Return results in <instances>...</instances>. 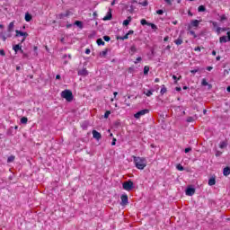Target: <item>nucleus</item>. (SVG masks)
Instances as JSON below:
<instances>
[{
	"label": "nucleus",
	"mask_w": 230,
	"mask_h": 230,
	"mask_svg": "<svg viewBox=\"0 0 230 230\" xmlns=\"http://www.w3.org/2000/svg\"><path fill=\"white\" fill-rule=\"evenodd\" d=\"M133 161L135 163L136 168L137 170H145L146 168V158L139 157V156H133Z\"/></svg>",
	"instance_id": "nucleus-1"
},
{
	"label": "nucleus",
	"mask_w": 230,
	"mask_h": 230,
	"mask_svg": "<svg viewBox=\"0 0 230 230\" xmlns=\"http://www.w3.org/2000/svg\"><path fill=\"white\" fill-rule=\"evenodd\" d=\"M14 26H15V23L13 22H11L8 25L7 33L6 32L0 33V38L4 42H6V40L12 37V31H13Z\"/></svg>",
	"instance_id": "nucleus-2"
},
{
	"label": "nucleus",
	"mask_w": 230,
	"mask_h": 230,
	"mask_svg": "<svg viewBox=\"0 0 230 230\" xmlns=\"http://www.w3.org/2000/svg\"><path fill=\"white\" fill-rule=\"evenodd\" d=\"M61 97L66 100V102H73V92L70 90H64L61 93Z\"/></svg>",
	"instance_id": "nucleus-3"
},
{
	"label": "nucleus",
	"mask_w": 230,
	"mask_h": 230,
	"mask_svg": "<svg viewBox=\"0 0 230 230\" xmlns=\"http://www.w3.org/2000/svg\"><path fill=\"white\" fill-rule=\"evenodd\" d=\"M122 188L126 191H132V190L134 189V182L130 180H128V181H124L122 183Z\"/></svg>",
	"instance_id": "nucleus-4"
},
{
	"label": "nucleus",
	"mask_w": 230,
	"mask_h": 230,
	"mask_svg": "<svg viewBox=\"0 0 230 230\" xmlns=\"http://www.w3.org/2000/svg\"><path fill=\"white\" fill-rule=\"evenodd\" d=\"M148 112H150V110H148V109L141 110L140 111L137 112L134 115V118H136L137 119H139V118H141V116H145V114H148Z\"/></svg>",
	"instance_id": "nucleus-5"
},
{
	"label": "nucleus",
	"mask_w": 230,
	"mask_h": 230,
	"mask_svg": "<svg viewBox=\"0 0 230 230\" xmlns=\"http://www.w3.org/2000/svg\"><path fill=\"white\" fill-rule=\"evenodd\" d=\"M15 37H23V39H22L21 42H24V40H26V37H28V32H22L19 30L15 31Z\"/></svg>",
	"instance_id": "nucleus-6"
},
{
	"label": "nucleus",
	"mask_w": 230,
	"mask_h": 230,
	"mask_svg": "<svg viewBox=\"0 0 230 230\" xmlns=\"http://www.w3.org/2000/svg\"><path fill=\"white\" fill-rule=\"evenodd\" d=\"M227 36H222L219 38L220 44H224L227 41H230V31L226 33Z\"/></svg>",
	"instance_id": "nucleus-7"
},
{
	"label": "nucleus",
	"mask_w": 230,
	"mask_h": 230,
	"mask_svg": "<svg viewBox=\"0 0 230 230\" xmlns=\"http://www.w3.org/2000/svg\"><path fill=\"white\" fill-rule=\"evenodd\" d=\"M121 199V206H127L128 204V196L127 194H123L120 197Z\"/></svg>",
	"instance_id": "nucleus-8"
},
{
	"label": "nucleus",
	"mask_w": 230,
	"mask_h": 230,
	"mask_svg": "<svg viewBox=\"0 0 230 230\" xmlns=\"http://www.w3.org/2000/svg\"><path fill=\"white\" fill-rule=\"evenodd\" d=\"M185 193L186 195H188V197H193V195H195V188H191V187L187 188Z\"/></svg>",
	"instance_id": "nucleus-9"
},
{
	"label": "nucleus",
	"mask_w": 230,
	"mask_h": 230,
	"mask_svg": "<svg viewBox=\"0 0 230 230\" xmlns=\"http://www.w3.org/2000/svg\"><path fill=\"white\" fill-rule=\"evenodd\" d=\"M92 134L94 137V139H97V141H99V139H102V134L96 130H93Z\"/></svg>",
	"instance_id": "nucleus-10"
},
{
	"label": "nucleus",
	"mask_w": 230,
	"mask_h": 230,
	"mask_svg": "<svg viewBox=\"0 0 230 230\" xmlns=\"http://www.w3.org/2000/svg\"><path fill=\"white\" fill-rule=\"evenodd\" d=\"M89 75V72L87 71V68H83L78 71V75L79 76H87Z\"/></svg>",
	"instance_id": "nucleus-11"
},
{
	"label": "nucleus",
	"mask_w": 230,
	"mask_h": 230,
	"mask_svg": "<svg viewBox=\"0 0 230 230\" xmlns=\"http://www.w3.org/2000/svg\"><path fill=\"white\" fill-rule=\"evenodd\" d=\"M199 24H200L199 20H192L190 22V26H192V28H199Z\"/></svg>",
	"instance_id": "nucleus-12"
},
{
	"label": "nucleus",
	"mask_w": 230,
	"mask_h": 230,
	"mask_svg": "<svg viewBox=\"0 0 230 230\" xmlns=\"http://www.w3.org/2000/svg\"><path fill=\"white\" fill-rule=\"evenodd\" d=\"M131 22H132V17L128 16L126 20H124L123 26H128V24H130Z\"/></svg>",
	"instance_id": "nucleus-13"
},
{
	"label": "nucleus",
	"mask_w": 230,
	"mask_h": 230,
	"mask_svg": "<svg viewBox=\"0 0 230 230\" xmlns=\"http://www.w3.org/2000/svg\"><path fill=\"white\" fill-rule=\"evenodd\" d=\"M22 48V46L21 44H16L13 47V49L15 53H17L18 51H21V49Z\"/></svg>",
	"instance_id": "nucleus-14"
},
{
	"label": "nucleus",
	"mask_w": 230,
	"mask_h": 230,
	"mask_svg": "<svg viewBox=\"0 0 230 230\" xmlns=\"http://www.w3.org/2000/svg\"><path fill=\"white\" fill-rule=\"evenodd\" d=\"M111 19H112V13L110 11L107 13L106 16H104L103 21H111Z\"/></svg>",
	"instance_id": "nucleus-15"
},
{
	"label": "nucleus",
	"mask_w": 230,
	"mask_h": 230,
	"mask_svg": "<svg viewBox=\"0 0 230 230\" xmlns=\"http://www.w3.org/2000/svg\"><path fill=\"white\" fill-rule=\"evenodd\" d=\"M223 174L225 175V177H227L228 175H230V168L225 167L223 170Z\"/></svg>",
	"instance_id": "nucleus-16"
},
{
	"label": "nucleus",
	"mask_w": 230,
	"mask_h": 230,
	"mask_svg": "<svg viewBox=\"0 0 230 230\" xmlns=\"http://www.w3.org/2000/svg\"><path fill=\"white\" fill-rule=\"evenodd\" d=\"M137 51V48H136V46L133 45L130 47V51H129L130 55H135Z\"/></svg>",
	"instance_id": "nucleus-17"
},
{
	"label": "nucleus",
	"mask_w": 230,
	"mask_h": 230,
	"mask_svg": "<svg viewBox=\"0 0 230 230\" xmlns=\"http://www.w3.org/2000/svg\"><path fill=\"white\" fill-rule=\"evenodd\" d=\"M215 184H217V180H215V178H210L208 180V186H215Z\"/></svg>",
	"instance_id": "nucleus-18"
},
{
	"label": "nucleus",
	"mask_w": 230,
	"mask_h": 230,
	"mask_svg": "<svg viewBox=\"0 0 230 230\" xmlns=\"http://www.w3.org/2000/svg\"><path fill=\"white\" fill-rule=\"evenodd\" d=\"M227 30H229V29H228V28L217 27V33L218 35H220V32H221V31H227Z\"/></svg>",
	"instance_id": "nucleus-19"
},
{
	"label": "nucleus",
	"mask_w": 230,
	"mask_h": 230,
	"mask_svg": "<svg viewBox=\"0 0 230 230\" xmlns=\"http://www.w3.org/2000/svg\"><path fill=\"white\" fill-rule=\"evenodd\" d=\"M32 17H31V14H30L29 13H25V21L27 22H30V21H31Z\"/></svg>",
	"instance_id": "nucleus-20"
},
{
	"label": "nucleus",
	"mask_w": 230,
	"mask_h": 230,
	"mask_svg": "<svg viewBox=\"0 0 230 230\" xmlns=\"http://www.w3.org/2000/svg\"><path fill=\"white\" fill-rule=\"evenodd\" d=\"M174 44H176V46H181V44H182V38H178L175 40Z\"/></svg>",
	"instance_id": "nucleus-21"
},
{
	"label": "nucleus",
	"mask_w": 230,
	"mask_h": 230,
	"mask_svg": "<svg viewBox=\"0 0 230 230\" xmlns=\"http://www.w3.org/2000/svg\"><path fill=\"white\" fill-rule=\"evenodd\" d=\"M144 94H146V96H152V94H154V90H148L146 92H144Z\"/></svg>",
	"instance_id": "nucleus-22"
},
{
	"label": "nucleus",
	"mask_w": 230,
	"mask_h": 230,
	"mask_svg": "<svg viewBox=\"0 0 230 230\" xmlns=\"http://www.w3.org/2000/svg\"><path fill=\"white\" fill-rule=\"evenodd\" d=\"M97 44L98 46H105V41H103V40H102V38L97 40Z\"/></svg>",
	"instance_id": "nucleus-23"
},
{
	"label": "nucleus",
	"mask_w": 230,
	"mask_h": 230,
	"mask_svg": "<svg viewBox=\"0 0 230 230\" xmlns=\"http://www.w3.org/2000/svg\"><path fill=\"white\" fill-rule=\"evenodd\" d=\"M166 91H168V90L166 89V86H164V84H163V85H162V89H161V91H160V93H161V94H165Z\"/></svg>",
	"instance_id": "nucleus-24"
},
{
	"label": "nucleus",
	"mask_w": 230,
	"mask_h": 230,
	"mask_svg": "<svg viewBox=\"0 0 230 230\" xmlns=\"http://www.w3.org/2000/svg\"><path fill=\"white\" fill-rule=\"evenodd\" d=\"M176 169L179 172H184V167L181 164H177Z\"/></svg>",
	"instance_id": "nucleus-25"
},
{
	"label": "nucleus",
	"mask_w": 230,
	"mask_h": 230,
	"mask_svg": "<svg viewBox=\"0 0 230 230\" xmlns=\"http://www.w3.org/2000/svg\"><path fill=\"white\" fill-rule=\"evenodd\" d=\"M15 161V156L11 155L7 158V163H13Z\"/></svg>",
	"instance_id": "nucleus-26"
},
{
	"label": "nucleus",
	"mask_w": 230,
	"mask_h": 230,
	"mask_svg": "<svg viewBox=\"0 0 230 230\" xmlns=\"http://www.w3.org/2000/svg\"><path fill=\"white\" fill-rule=\"evenodd\" d=\"M140 22H141L142 26H148V24H150V22H146V20H145V19H142L140 21Z\"/></svg>",
	"instance_id": "nucleus-27"
},
{
	"label": "nucleus",
	"mask_w": 230,
	"mask_h": 230,
	"mask_svg": "<svg viewBox=\"0 0 230 230\" xmlns=\"http://www.w3.org/2000/svg\"><path fill=\"white\" fill-rule=\"evenodd\" d=\"M198 12H206V6L204 5H199L198 7Z\"/></svg>",
	"instance_id": "nucleus-28"
},
{
	"label": "nucleus",
	"mask_w": 230,
	"mask_h": 230,
	"mask_svg": "<svg viewBox=\"0 0 230 230\" xmlns=\"http://www.w3.org/2000/svg\"><path fill=\"white\" fill-rule=\"evenodd\" d=\"M226 146H227V143H226L225 141L220 142L219 148H226Z\"/></svg>",
	"instance_id": "nucleus-29"
},
{
	"label": "nucleus",
	"mask_w": 230,
	"mask_h": 230,
	"mask_svg": "<svg viewBox=\"0 0 230 230\" xmlns=\"http://www.w3.org/2000/svg\"><path fill=\"white\" fill-rule=\"evenodd\" d=\"M21 123H22L23 125H26V123H28V118L22 117L21 119Z\"/></svg>",
	"instance_id": "nucleus-30"
},
{
	"label": "nucleus",
	"mask_w": 230,
	"mask_h": 230,
	"mask_svg": "<svg viewBox=\"0 0 230 230\" xmlns=\"http://www.w3.org/2000/svg\"><path fill=\"white\" fill-rule=\"evenodd\" d=\"M108 49H105L103 51L100 52V57H106L107 56Z\"/></svg>",
	"instance_id": "nucleus-31"
},
{
	"label": "nucleus",
	"mask_w": 230,
	"mask_h": 230,
	"mask_svg": "<svg viewBox=\"0 0 230 230\" xmlns=\"http://www.w3.org/2000/svg\"><path fill=\"white\" fill-rule=\"evenodd\" d=\"M148 71H150V67L148 66H146L144 67V75H148Z\"/></svg>",
	"instance_id": "nucleus-32"
},
{
	"label": "nucleus",
	"mask_w": 230,
	"mask_h": 230,
	"mask_svg": "<svg viewBox=\"0 0 230 230\" xmlns=\"http://www.w3.org/2000/svg\"><path fill=\"white\" fill-rule=\"evenodd\" d=\"M201 84H202L203 86L209 85V87H211V84H209L208 83V81H206V79H202Z\"/></svg>",
	"instance_id": "nucleus-33"
},
{
	"label": "nucleus",
	"mask_w": 230,
	"mask_h": 230,
	"mask_svg": "<svg viewBox=\"0 0 230 230\" xmlns=\"http://www.w3.org/2000/svg\"><path fill=\"white\" fill-rule=\"evenodd\" d=\"M139 4H141V6H148V1L145 0L144 2H140Z\"/></svg>",
	"instance_id": "nucleus-34"
},
{
	"label": "nucleus",
	"mask_w": 230,
	"mask_h": 230,
	"mask_svg": "<svg viewBox=\"0 0 230 230\" xmlns=\"http://www.w3.org/2000/svg\"><path fill=\"white\" fill-rule=\"evenodd\" d=\"M148 26H150L152 28V30H157V25L154 24V23H148Z\"/></svg>",
	"instance_id": "nucleus-35"
},
{
	"label": "nucleus",
	"mask_w": 230,
	"mask_h": 230,
	"mask_svg": "<svg viewBox=\"0 0 230 230\" xmlns=\"http://www.w3.org/2000/svg\"><path fill=\"white\" fill-rule=\"evenodd\" d=\"M75 26H78V28H82V22L75 21Z\"/></svg>",
	"instance_id": "nucleus-36"
},
{
	"label": "nucleus",
	"mask_w": 230,
	"mask_h": 230,
	"mask_svg": "<svg viewBox=\"0 0 230 230\" xmlns=\"http://www.w3.org/2000/svg\"><path fill=\"white\" fill-rule=\"evenodd\" d=\"M229 72H230V69H225L224 70V76H227V75H229Z\"/></svg>",
	"instance_id": "nucleus-37"
},
{
	"label": "nucleus",
	"mask_w": 230,
	"mask_h": 230,
	"mask_svg": "<svg viewBox=\"0 0 230 230\" xmlns=\"http://www.w3.org/2000/svg\"><path fill=\"white\" fill-rule=\"evenodd\" d=\"M109 116H111V111H107L104 113V118L107 119V118H109Z\"/></svg>",
	"instance_id": "nucleus-38"
},
{
	"label": "nucleus",
	"mask_w": 230,
	"mask_h": 230,
	"mask_svg": "<svg viewBox=\"0 0 230 230\" xmlns=\"http://www.w3.org/2000/svg\"><path fill=\"white\" fill-rule=\"evenodd\" d=\"M172 79L175 80V84H177V80H181V76L180 77H177V75H172Z\"/></svg>",
	"instance_id": "nucleus-39"
},
{
	"label": "nucleus",
	"mask_w": 230,
	"mask_h": 230,
	"mask_svg": "<svg viewBox=\"0 0 230 230\" xmlns=\"http://www.w3.org/2000/svg\"><path fill=\"white\" fill-rule=\"evenodd\" d=\"M119 39H120V40H126L127 39H128V34H126L123 37H120Z\"/></svg>",
	"instance_id": "nucleus-40"
},
{
	"label": "nucleus",
	"mask_w": 230,
	"mask_h": 230,
	"mask_svg": "<svg viewBox=\"0 0 230 230\" xmlns=\"http://www.w3.org/2000/svg\"><path fill=\"white\" fill-rule=\"evenodd\" d=\"M141 60H143V58H141V57L137 58L135 64H139V62H141Z\"/></svg>",
	"instance_id": "nucleus-41"
},
{
	"label": "nucleus",
	"mask_w": 230,
	"mask_h": 230,
	"mask_svg": "<svg viewBox=\"0 0 230 230\" xmlns=\"http://www.w3.org/2000/svg\"><path fill=\"white\" fill-rule=\"evenodd\" d=\"M193 121H194L193 117H189V118L187 119V122H188V123H191V122H193Z\"/></svg>",
	"instance_id": "nucleus-42"
},
{
	"label": "nucleus",
	"mask_w": 230,
	"mask_h": 230,
	"mask_svg": "<svg viewBox=\"0 0 230 230\" xmlns=\"http://www.w3.org/2000/svg\"><path fill=\"white\" fill-rule=\"evenodd\" d=\"M103 40H105L106 42H109V40H111V37L103 36Z\"/></svg>",
	"instance_id": "nucleus-43"
},
{
	"label": "nucleus",
	"mask_w": 230,
	"mask_h": 230,
	"mask_svg": "<svg viewBox=\"0 0 230 230\" xmlns=\"http://www.w3.org/2000/svg\"><path fill=\"white\" fill-rule=\"evenodd\" d=\"M156 13L158 14V15H163V13H164V11H163V10H157L156 11Z\"/></svg>",
	"instance_id": "nucleus-44"
},
{
	"label": "nucleus",
	"mask_w": 230,
	"mask_h": 230,
	"mask_svg": "<svg viewBox=\"0 0 230 230\" xmlns=\"http://www.w3.org/2000/svg\"><path fill=\"white\" fill-rule=\"evenodd\" d=\"M220 155H222V151H217L216 157H220Z\"/></svg>",
	"instance_id": "nucleus-45"
},
{
	"label": "nucleus",
	"mask_w": 230,
	"mask_h": 230,
	"mask_svg": "<svg viewBox=\"0 0 230 230\" xmlns=\"http://www.w3.org/2000/svg\"><path fill=\"white\" fill-rule=\"evenodd\" d=\"M184 152H185V154H188V153L191 152V147L185 148Z\"/></svg>",
	"instance_id": "nucleus-46"
},
{
	"label": "nucleus",
	"mask_w": 230,
	"mask_h": 230,
	"mask_svg": "<svg viewBox=\"0 0 230 230\" xmlns=\"http://www.w3.org/2000/svg\"><path fill=\"white\" fill-rule=\"evenodd\" d=\"M0 55H1V57H4V55H6V53H4V49H0Z\"/></svg>",
	"instance_id": "nucleus-47"
},
{
	"label": "nucleus",
	"mask_w": 230,
	"mask_h": 230,
	"mask_svg": "<svg viewBox=\"0 0 230 230\" xmlns=\"http://www.w3.org/2000/svg\"><path fill=\"white\" fill-rule=\"evenodd\" d=\"M190 34L193 35L194 38H197V34H195V31H190Z\"/></svg>",
	"instance_id": "nucleus-48"
},
{
	"label": "nucleus",
	"mask_w": 230,
	"mask_h": 230,
	"mask_svg": "<svg viewBox=\"0 0 230 230\" xmlns=\"http://www.w3.org/2000/svg\"><path fill=\"white\" fill-rule=\"evenodd\" d=\"M190 73H191L192 75H195V73H199V69L190 70Z\"/></svg>",
	"instance_id": "nucleus-49"
},
{
	"label": "nucleus",
	"mask_w": 230,
	"mask_h": 230,
	"mask_svg": "<svg viewBox=\"0 0 230 230\" xmlns=\"http://www.w3.org/2000/svg\"><path fill=\"white\" fill-rule=\"evenodd\" d=\"M164 2L170 6H172V0H164Z\"/></svg>",
	"instance_id": "nucleus-50"
},
{
	"label": "nucleus",
	"mask_w": 230,
	"mask_h": 230,
	"mask_svg": "<svg viewBox=\"0 0 230 230\" xmlns=\"http://www.w3.org/2000/svg\"><path fill=\"white\" fill-rule=\"evenodd\" d=\"M116 145V138L112 139L111 146H114Z\"/></svg>",
	"instance_id": "nucleus-51"
},
{
	"label": "nucleus",
	"mask_w": 230,
	"mask_h": 230,
	"mask_svg": "<svg viewBox=\"0 0 230 230\" xmlns=\"http://www.w3.org/2000/svg\"><path fill=\"white\" fill-rule=\"evenodd\" d=\"M90 53H91V49H85V54H86V55H89Z\"/></svg>",
	"instance_id": "nucleus-52"
},
{
	"label": "nucleus",
	"mask_w": 230,
	"mask_h": 230,
	"mask_svg": "<svg viewBox=\"0 0 230 230\" xmlns=\"http://www.w3.org/2000/svg\"><path fill=\"white\" fill-rule=\"evenodd\" d=\"M133 33H134V31H128V32L127 33V35L128 36V35H133Z\"/></svg>",
	"instance_id": "nucleus-53"
},
{
	"label": "nucleus",
	"mask_w": 230,
	"mask_h": 230,
	"mask_svg": "<svg viewBox=\"0 0 230 230\" xmlns=\"http://www.w3.org/2000/svg\"><path fill=\"white\" fill-rule=\"evenodd\" d=\"M194 51H200V47H196V48L194 49Z\"/></svg>",
	"instance_id": "nucleus-54"
},
{
	"label": "nucleus",
	"mask_w": 230,
	"mask_h": 230,
	"mask_svg": "<svg viewBox=\"0 0 230 230\" xmlns=\"http://www.w3.org/2000/svg\"><path fill=\"white\" fill-rule=\"evenodd\" d=\"M169 39H170V38H169L168 36H166V37L164 39V42H168Z\"/></svg>",
	"instance_id": "nucleus-55"
},
{
	"label": "nucleus",
	"mask_w": 230,
	"mask_h": 230,
	"mask_svg": "<svg viewBox=\"0 0 230 230\" xmlns=\"http://www.w3.org/2000/svg\"><path fill=\"white\" fill-rule=\"evenodd\" d=\"M213 69V66H208L207 71H211Z\"/></svg>",
	"instance_id": "nucleus-56"
},
{
	"label": "nucleus",
	"mask_w": 230,
	"mask_h": 230,
	"mask_svg": "<svg viewBox=\"0 0 230 230\" xmlns=\"http://www.w3.org/2000/svg\"><path fill=\"white\" fill-rule=\"evenodd\" d=\"M212 24H213L214 28H217V22H213Z\"/></svg>",
	"instance_id": "nucleus-57"
},
{
	"label": "nucleus",
	"mask_w": 230,
	"mask_h": 230,
	"mask_svg": "<svg viewBox=\"0 0 230 230\" xmlns=\"http://www.w3.org/2000/svg\"><path fill=\"white\" fill-rule=\"evenodd\" d=\"M226 15L221 16V21H226Z\"/></svg>",
	"instance_id": "nucleus-58"
},
{
	"label": "nucleus",
	"mask_w": 230,
	"mask_h": 230,
	"mask_svg": "<svg viewBox=\"0 0 230 230\" xmlns=\"http://www.w3.org/2000/svg\"><path fill=\"white\" fill-rule=\"evenodd\" d=\"M60 78H61V77H60V75H56V80H60Z\"/></svg>",
	"instance_id": "nucleus-59"
},
{
	"label": "nucleus",
	"mask_w": 230,
	"mask_h": 230,
	"mask_svg": "<svg viewBox=\"0 0 230 230\" xmlns=\"http://www.w3.org/2000/svg\"><path fill=\"white\" fill-rule=\"evenodd\" d=\"M155 84H158V82H160L159 78H155Z\"/></svg>",
	"instance_id": "nucleus-60"
},
{
	"label": "nucleus",
	"mask_w": 230,
	"mask_h": 230,
	"mask_svg": "<svg viewBox=\"0 0 230 230\" xmlns=\"http://www.w3.org/2000/svg\"><path fill=\"white\" fill-rule=\"evenodd\" d=\"M113 94H114V98H116V96H118V92H114Z\"/></svg>",
	"instance_id": "nucleus-61"
},
{
	"label": "nucleus",
	"mask_w": 230,
	"mask_h": 230,
	"mask_svg": "<svg viewBox=\"0 0 230 230\" xmlns=\"http://www.w3.org/2000/svg\"><path fill=\"white\" fill-rule=\"evenodd\" d=\"M176 91L181 92V87H176Z\"/></svg>",
	"instance_id": "nucleus-62"
},
{
	"label": "nucleus",
	"mask_w": 230,
	"mask_h": 230,
	"mask_svg": "<svg viewBox=\"0 0 230 230\" xmlns=\"http://www.w3.org/2000/svg\"><path fill=\"white\" fill-rule=\"evenodd\" d=\"M227 92L230 93V86L226 88Z\"/></svg>",
	"instance_id": "nucleus-63"
},
{
	"label": "nucleus",
	"mask_w": 230,
	"mask_h": 230,
	"mask_svg": "<svg viewBox=\"0 0 230 230\" xmlns=\"http://www.w3.org/2000/svg\"><path fill=\"white\" fill-rule=\"evenodd\" d=\"M177 22H178L177 21H173V22H172V24L175 25V24H177Z\"/></svg>",
	"instance_id": "nucleus-64"
}]
</instances>
